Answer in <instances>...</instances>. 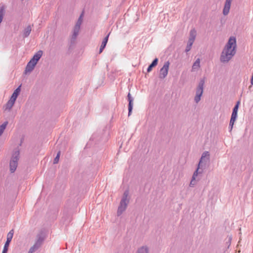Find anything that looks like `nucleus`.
Instances as JSON below:
<instances>
[{"label": "nucleus", "instance_id": "1", "mask_svg": "<svg viewBox=\"0 0 253 253\" xmlns=\"http://www.w3.org/2000/svg\"><path fill=\"white\" fill-rule=\"evenodd\" d=\"M42 54L43 51L42 50H39L34 55L33 57L28 62L26 66L24 71L25 74H29L34 70L38 61L42 57Z\"/></svg>", "mask_w": 253, "mask_h": 253}, {"label": "nucleus", "instance_id": "2", "mask_svg": "<svg viewBox=\"0 0 253 253\" xmlns=\"http://www.w3.org/2000/svg\"><path fill=\"white\" fill-rule=\"evenodd\" d=\"M129 192L126 190L122 196L117 210V215L120 216L126 210L129 202Z\"/></svg>", "mask_w": 253, "mask_h": 253}, {"label": "nucleus", "instance_id": "3", "mask_svg": "<svg viewBox=\"0 0 253 253\" xmlns=\"http://www.w3.org/2000/svg\"><path fill=\"white\" fill-rule=\"evenodd\" d=\"M20 152L18 149H16L12 153L9 163L10 170L11 172H14L16 169L18 161L19 159Z\"/></svg>", "mask_w": 253, "mask_h": 253}, {"label": "nucleus", "instance_id": "4", "mask_svg": "<svg viewBox=\"0 0 253 253\" xmlns=\"http://www.w3.org/2000/svg\"><path fill=\"white\" fill-rule=\"evenodd\" d=\"M235 54L236 53L223 49L220 55V61L223 64L227 63Z\"/></svg>", "mask_w": 253, "mask_h": 253}, {"label": "nucleus", "instance_id": "5", "mask_svg": "<svg viewBox=\"0 0 253 253\" xmlns=\"http://www.w3.org/2000/svg\"><path fill=\"white\" fill-rule=\"evenodd\" d=\"M223 49L236 53L237 41L236 37L234 36L230 37Z\"/></svg>", "mask_w": 253, "mask_h": 253}, {"label": "nucleus", "instance_id": "6", "mask_svg": "<svg viewBox=\"0 0 253 253\" xmlns=\"http://www.w3.org/2000/svg\"><path fill=\"white\" fill-rule=\"evenodd\" d=\"M205 84L204 79H201L196 89V94L194 97V101L198 103L201 99V97L204 91Z\"/></svg>", "mask_w": 253, "mask_h": 253}, {"label": "nucleus", "instance_id": "7", "mask_svg": "<svg viewBox=\"0 0 253 253\" xmlns=\"http://www.w3.org/2000/svg\"><path fill=\"white\" fill-rule=\"evenodd\" d=\"M169 64L170 63L169 61H167L165 62L163 67L160 70V78L164 79L167 77L168 74Z\"/></svg>", "mask_w": 253, "mask_h": 253}, {"label": "nucleus", "instance_id": "8", "mask_svg": "<svg viewBox=\"0 0 253 253\" xmlns=\"http://www.w3.org/2000/svg\"><path fill=\"white\" fill-rule=\"evenodd\" d=\"M210 158V154L209 152L205 151L203 153L201 159L200 160L198 165L203 167L209 162Z\"/></svg>", "mask_w": 253, "mask_h": 253}, {"label": "nucleus", "instance_id": "9", "mask_svg": "<svg viewBox=\"0 0 253 253\" xmlns=\"http://www.w3.org/2000/svg\"><path fill=\"white\" fill-rule=\"evenodd\" d=\"M12 231H10L7 234L6 241L5 243L2 253H7V252L9 243H10L13 237V233Z\"/></svg>", "mask_w": 253, "mask_h": 253}, {"label": "nucleus", "instance_id": "10", "mask_svg": "<svg viewBox=\"0 0 253 253\" xmlns=\"http://www.w3.org/2000/svg\"><path fill=\"white\" fill-rule=\"evenodd\" d=\"M232 0H226L224 8L223 9V15H227L229 13Z\"/></svg>", "mask_w": 253, "mask_h": 253}, {"label": "nucleus", "instance_id": "11", "mask_svg": "<svg viewBox=\"0 0 253 253\" xmlns=\"http://www.w3.org/2000/svg\"><path fill=\"white\" fill-rule=\"evenodd\" d=\"M200 68V59L197 58L193 64L192 66V72L197 71Z\"/></svg>", "mask_w": 253, "mask_h": 253}, {"label": "nucleus", "instance_id": "12", "mask_svg": "<svg viewBox=\"0 0 253 253\" xmlns=\"http://www.w3.org/2000/svg\"><path fill=\"white\" fill-rule=\"evenodd\" d=\"M20 86H19V87H18L13 92V93H12L10 99L15 102L18 95L20 93Z\"/></svg>", "mask_w": 253, "mask_h": 253}, {"label": "nucleus", "instance_id": "13", "mask_svg": "<svg viewBox=\"0 0 253 253\" xmlns=\"http://www.w3.org/2000/svg\"><path fill=\"white\" fill-rule=\"evenodd\" d=\"M136 253H149V248L147 246H142L137 249Z\"/></svg>", "mask_w": 253, "mask_h": 253}, {"label": "nucleus", "instance_id": "14", "mask_svg": "<svg viewBox=\"0 0 253 253\" xmlns=\"http://www.w3.org/2000/svg\"><path fill=\"white\" fill-rule=\"evenodd\" d=\"M15 102L9 99L5 105L4 106V110L5 111H10L13 106L14 105Z\"/></svg>", "mask_w": 253, "mask_h": 253}, {"label": "nucleus", "instance_id": "15", "mask_svg": "<svg viewBox=\"0 0 253 253\" xmlns=\"http://www.w3.org/2000/svg\"><path fill=\"white\" fill-rule=\"evenodd\" d=\"M196 36V31L195 29H192L190 31L189 38L188 39L189 42H194Z\"/></svg>", "mask_w": 253, "mask_h": 253}, {"label": "nucleus", "instance_id": "16", "mask_svg": "<svg viewBox=\"0 0 253 253\" xmlns=\"http://www.w3.org/2000/svg\"><path fill=\"white\" fill-rule=\"evenodd\" d=\"M109 35H110V33L104 39V40L101 43V46L100 47L99 53H101L102 52L103 50L104 49V48L105 47L106 44L107 43L108 40V38H109Z\"/></svg>", "mask_w": 253, "mask_h": 253}, {"label": "nucleus", "instance_id": "17", "mask_svg": "<svg viewBox=\"0 0 253 253\" xmlns=\"http://www.w3.org/2000/svg\"><path fill=\"white\" fill-rule=\"evenodd\" d=\"M31 30L32 27L30 25H28L27 27H26L23 32V37L26 38L28 37L31 33Z\"/></svg>", "mask_w": 253, "mask_h": 253}, {"label": "nucleus", "instance_id": "18", "mask_svg": "<svg viewBox=\"0 0 253 253\" xmlns=\"http://www.w3.org/2000/svg\"><path fill=\"white\" fill-rule=\"evenodd\" d=\"M80 30V28L74 27L73 31V34L72 35V39L73 40H75L79 35V32Z\"/></svg>", "mask_w": 253, "mask_h": 253}, {"label": "nucleus", "instance_id": "19", "mask_svg": "<svg viewBox=\"0 0 253 253\" xmlns=\"http://www.w3.org/2000/svg\"><path fill=\"white\" fill-rule=\"evenodd\" d=\"M158 59L157 58H155L152 62V63L147 68V72H150L153 67L156 66L158 64Z\"/></svg>", "mask_w": 253, "mask_h": 253}, {"label": "nucleus", "instance_id": "20", "mask_svg": "<svg viewBox=\"0 0 253 253\" xmlns=\"http://www.w3.org/2000/svg\"><path fill=\"white\" fill-rule=\"evenodd\" d=\"M200 167L201 166H200L199 165L198 166V167H197L196 170L194 171V172L192 175V178L196 179L198 174L202 173V170H200Z\"/></svg>", "mask_w": 253, "mask_h": 253}, {"label": "nucleus", "instance_id": "21", "mask_svg": "<svg viewBox=\"0 0 253 253\" xmlns=\"http://www.w3.org/2000/svg\"><path fill=\"white\" fill-rule=\"evenodd\" d=\"M200 167L201 166H200L199 165L198 166V167H197L196 170L194 171V172L192 175V178L196 179L198 174L202 173V170H200Z\"/></svg>", "mask_w": 253, "mask_h": 253}, {"label": "nucleus", "instance_id": "22", "mask_svg": "<svg viewBox=\"0 0 253 253\" xmlns=\"http://www.w3.org/2000/svg\"><path fill=\"white\" fill-rule=\"evenodd\" d=\"M8 125V122L5 121L0 126V136L3 133L4 129Z\"/></svg>", "mask_w": 253, "mask_h": 253}, {"label": "nucleus", "instance_id": "23", "mask_svg": "<svg viewBox=\"0 0 253 253\" xmlns=\"http://www.w3.org/2000/svg\"><path fill=\"white\" fill-rule=\"evenodd\" d=\"M237 119L231 117L229 125V131H231L232 130L234 123L235 122Z\"/></svg>", "mask_w": 253, "mask_h": 253}, {"label": "nucleus", "instance_id": "24", "mask_svg": "<svg viewBox=\"0 0 253 253\" xmlns=\"http://www.w3.org/2000/svg\"><path fill=\"white\" fill-rule=\"evenodd\" d=\"M133 99H130V100L128 101V116H130L131 113V111L133 108Z\"/></svg>", "mask_w": 253, "mask_h": 253}, {"label": "nucleus", "instance_id": "25", "mask_svg": "<svg viewBox=\"0 0 253 253\" xmlns=\"http://www.w3.org/2000/svg\"><path fill=\"white\" fill-rule=\"evenodd\" d=\"M43 238L42 237H39L37 241H36L35 243L34 244H35L36 245H37L38 247H39V248L41 247L43 241Z\"/></svg>", "mask_w": 253, "mask_h": 253}, {"label": "nucleus", "instance_id": "26", "mask_svg": "<svg viewBox=\"0 0 253 253\" xmlns=\"http://www.w3.org/2000/svg\"><path fill=\"white\" fill-rule=\"evenodd\" d=\"M39 248L37 245L34 244L32 247L30 248L28 253H34Z\"/></svg>", "mask_w": 253, "mask_h": 253}, {"label": "nucleus", "instance_id": "27", "mask_svg": "<svg viewBox=\"0 0 253 253\" xmlns=\"http://www.w3.org/2000/svg\"><path fill=\"white\" fill-rule=\"evenodd\" d=\"M82 22H83V18H82V15H81L80 17L79 18L75 27L80 28L81 25L82 23Z\"/></svg>", "mask_w": 253, "mask_h": 253}, {"label": "nucleus", "instance_id": "28", "mask_svg": "<svg viewBox=\"0 0 253 253\" xmlns=\"http://www.w3.org/2000/svg\"><path fill=\"white\" fill-rule=\"evenodd\" d=\"M193 44V42L188 41L187 45L185 48L186 52H188L191 50Z\"/></svg>", "mask_w": 253, "mask_h": 253}, {"label": "nucleus", "instance_id": "29", "mask_svg": "<svg viewBox=\"0 0 253 253\" xmlns=\"http://www.w3.org/2000/svg\"><path fill=\"white\" fill-rule=\"evenodd\" d=\"M4 14V9L1 7L0 8V24L2 21L3 17Z\"/></svg>", "mask_w": 253, "mask_h": 253}, {"label": "nucleus", "instance_id": "30", "mask_svg": "<svg viewBox=\"0 0 253 253\" xmlns=\"http://www.w3.org/2000/svg\"><path fill=\"white\" fill-rule=\"evenodd\" d=\"M198 181V180L192 178L189 184V186L191 187H193L197 184V182Z\"/></svg>", "mask_w": 253, "mask_h": 253}, {"label": "nucleus", "instance_id": "31", "mask_svg": "<svg viewBox=\"0 0 253 253\" xmlns=\"http://www.w3.org/2000/svg\"><path fill=\"white\" fill-rule=\"evenodd\" d=\"M60 152L59 151L58 152L56 157L54 159V161H53L54 164H57L58 163L59 160V157H60Z\"/></svg>", "mask_w": 253, "mask_h": 253}, {"label": "nucleus", "instance_id": "32", "mask_svg": "<svg viewBox=\"0 0 253 253\" xmlns=\"http://www.w3.org/2000/svg\"><path fill=\"white\" fill-rule=\"evenodd\" d=\"M239 104H240V102L238 101L237 102L236 104L235 105V106L234 107V108L233 109V112H237V113L238 112Z\"/></svg>", "mask_w": 253, "mask_h": 253}, {"label": "nucleus", "instance_id": "33", "mask_svg": "<svg viewBox=\"0 0 253 253\" xmlns=\"http://www.w3.org/2000/svg\"><path fill=\"white\" fill-rule=\"evenodd\" d=\"M231 117L237 119V112H234L232 111V115H231Z\"/></svg>", "mask_w": 253, "mask_h": 253}, {"label": "nucleus", "instance_id": "34", "mask_svg": "<svg viewBox=\"0 0 253 253\" xmlns=\"http://www.w3.org/2000/svg\"><path fill=\"white\" fill-rule=\"evenodd\" d=\"M127 98H128V101L130 100V99H133L132 98V97L131 96L130 93H128V94L127 95Z\"/></svg>", "mask_w": 253, "mask_h": 253}, {"label": "nucleus", "instance_id": "35", "mask_svg": "<svg viewBox=\"0 0 253 253\" xmlns=\"http://www.w3.org/2000/svg\"><path fill=\"white\" fill-rule=\"evenodd\" d=\"M251 84L252 85H253V78H251Z\"/></svg>", "mask_w": 253, "mask_h": 253}]
</instances>
